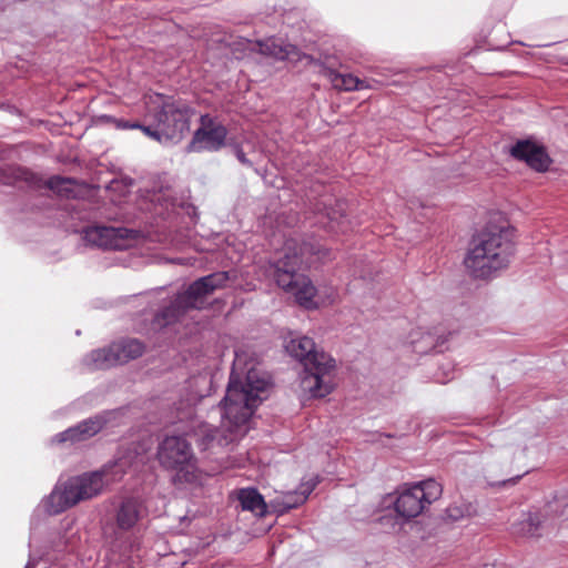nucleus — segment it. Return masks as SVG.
<instances>
[{"mask_svg":"<svg viewBox=\"0 0 568 568\" xmlns=\"http://www.w3.org/2000/svg\"><path fill=\"white\" fill-rule=\"evenodd\" d=\"M510 155L524 161L528 166L538 172H545L550 165V159L545 149L528 140L518 141L510 149Z\"/></svg>","mask_w":568,"mask_h":568,"instance_id":"15","label":"nucleus"},{"mask_svg":"<svg viewBox=\"0 0 568 568\" xmlns=\"http://www.w3.org/2000/svg\"><path fill=\"white\" fill-rule=\"evenodd\" d=\"M245 40L253 50L257 49L261 54L275 60L305 61L306 64H318L321 74L326 77L333 88L338 91H358L367 88L364 81L357 77L336 71V67H341L342 63L334 54H323L315 60L312 55L301 54L296 47L286 43L284 38H261L254 42L248 38Z\"/></svg>","mask_w":568,"mask_h":568,"instance_id":"6","label":"nucleus"},{"mask_svg":"<svg viewBox=\"0 0 568 568\" xmlns=\"http://www.w3.org/2000/svg\"><path fill=\"white\" fill-rule=\"evenodd\" d=\"M442 485L432 478L404 485L394 501L395 511L402 519L408 521L419 516L427 506L442 496Z\"/></svg>","mask_w":568,"mask_h":568,"instance_id":"10","label":"nucleus"},{"mask_svg":"<svg viewBox=\"0 0 568 568\" xmlns=\"http://www.w3.org/2000/svg\"><path fill=\"white\" fill-rule=\"evenodd\" d=\"M144 516L142 504L135 498L123 499L114 511V521L118 531H132Z\"/></svg>","mask_w":568,"mask_h":568,"instance_id":"16","label":"nucleus"},{"mask_svg":"<svg viewBox=\"0 0 568 568\" xmlns=\"http://www.w3.org/2000/svg\"><path fill=\"white\" fill-rule=\"evenodd\" d=\"M114 416L113 412H104L102 414H98L93 417H90L81 423H79L74 427H70L67 430L59 433L54 440L58 443L64 442H79L88 439L95 434H98Z\"/></svg>","mask_w":568,"mask_h":568,"instance_id":"14","label":"nucleus"},{"mask_svg":"<svg viewBox=\"0 0 568 568\" xmlns=\"http://www.w3.org/2000/svg\"><path fill=\"white\" fill-rule=\"evenodd\" d=\"M109 469L84 473L70 477L62 484L55 485L53 490L42 503L49 515H59L81 501L99 496L106 484Z\"/></svg>","mask_w":568,"mask_h":568,"instance_id":"7","label":"nucleus"},{"mask_svg":"<svg viewBox=\"0 0 568 568\" xmlns=\"http://www.w3.org/2000/svg\"><path fill=\"white\" fill-rule=\"evenodd\" d=\"M229 280V272H215L194 281L156 315L158 324L169 325L176 321L186 310L201 308L204 304V298L216 290L224 288Z\"/></svg>","mask_w":568,"mask_h":568,"instance_id":"8","label":"nucleus"},{"mask_svg":"<svg viewBox=\"0 0 568 568\" xmlns=\"http://www.w3.org/2000/svg\"><path fill=\"white\" fill-rule=\"evenodd\" d=\"M144 345L138 339H124L108 347L92 351L84 365L90 369H106L135 359L143 354Z\"/></svg>","mask_w":568,"mask_h":568,"instance_id":"11","label":"nucleus"},{"mask_svg":"<svg viewBox=\"0 0 568 568\" xmlns=\"http://www.w3.org/2000/svg\"><path fill=\"white\" fill-rule=\"evenodd\" d=\"M126 464V462L124 459H120L118 460L112 467H111V473L113 475H118L119 473H121V475L124 474L123 471V466Z\"/></svg>","mask_w":568,"mask_h":568,"instance_id":"24","label":"nucleus"},{"mask_svg":"<svg viewBox=\"0 0 568 568\" xmlns=\"http://www.w3.org/2000/svg\"><path fill=\"white\" fill-rule=\"evenodd\" d=\"M520 477H521V476H516V477H514V478H510V479L504 480V481L501 483V485H504V486H505V485H507V484H511V485H514V484H516V483H517V480H518Z\"/></svg>","mask_w":568,"mask_h":568,"instance_id":"27","label":"nucleus"},{"mask_svg":"<svg viewBox=\"0 0 568 568\" xmlns=\"http://www.w3.org/2000/svg\"><path fill=\"white\" fill-rule=\"evenodd\" d=\"M30 173L21 168L8 166L0 171V181L4 184H12L17 180L29 181Z\"/></svg>","mask_w":568,"mask_h":568,"instance_id":"21","label":"nucleus"},{"mask_svg":"<svg viewBox=\"0 0 568 568\" xmlns=\"http://www.w3.org/2000/svg\"><path fill=\"white\" fill-rule=\"evenodd\" d=\"M520 530L528 536H535L539 526V518L536 515H528V517L520 523Z\"/></svg>","mask_w":568,"mask_h":568,"instance_id":"22","label":"nucleus"},{"mask_svg":"<svg viewBox=\"0 0 568 568\" xmlns=\"http://www.w3.org/2000/svg\"><path fill=\"white\" fill-rule=\"evenodd\" d=\"M427 338L429 339L428 345H429V347H430V348H432V347H435V346L437 345L438 341H436V342H435V338L433 337V335H432V334H429V333H428V334H427Z\"/></svg>","mask_w":568,"mask_h":568,"instance_id":"26","label":"nucleus"},{"mask_svg":"<svg viewBox=\"0 0 568 568\" xmlns=\"http://www.w3.org/2000/svg\"><path fill=\"white\" fill-rule=\"evenodd\" d=\"M126 235L128 230L122 227L90 226L83 231V240L89 245L104 250H124Z\"/></svg>","mask_w":568,"mask_h":568,"instance_id":"13","label":"nucleus"},{"mask_svg":"<svg viewBox=\"0 0 568 568\" xmlns=\"http://www.w3.org/2000/svg\"><path fill=\"white\" fill-rule=\"evenodd\" d=\"M156 456L160 465L174 470V481L195 483L199 480L196 458L190 443L182 436H166L158 447Z\"/></svg>","mask_w":568,"mask_h":568,"instance_id":"9","label":"nucleus"},{"mask_svg":"<svg viewBox=\"0 0 568 568\" xmlns=\"http://www.w3.org/2000/svg\"><path fill=\"white\" fill-rule=\"evenodd\" d=\"M331 252L315 241L298 242L296 239H288L284 243L278 257L272 262L273 276L280 287L292 294L296 303L306 308L318 307L315 301L316 287L311 278L296 271L302 266H311L314 262H324Z\"/></svg>","mask_w":568,"mask_h":568,"instance_id":"2","label":"nucleus"},{"mask_svg":"<svg viewBox=\"0 0 568 568\" xmlns=\"http://www.w3.org/2000/svg\"><path fill=\"white\" fill-rule=\"evenodd\" d=\"M45 185L62 197L73 199L79 195V184L73 179L55 175L51 176Z\"/></svg>","mask_w":568,"mask_h":568,"instance_id":"20","label":"nucleus"},{"mask_svg":"<svg viewBox=\"0 0 568 568\" xmlns=\"http://www.w3.org/2000/svg\"><path fill=\"white\" fill-rule=\"evenodd\" d=\"M145 105V116L152 123H140L138 129L149 138L160 143H178L190 131V120L194 110L185 101L151 93L146 97Z\"/></svg>","mask_w":568,"mask_h":568,"instance_id":"5","label":"nucleus"},{"mask_svg":"<svg viewBox=\"0 0 568 568\" xmlns=\"http://www.w3.org/2000/svg\"><path fill=\"white\" fill-rule=\"evenodd\" d=\"M346 202L336 200L333 205H325L321 221L324 227L334 233H347L353 230L351 220L346 215Z\"/></svg>","mask_w":568,"mask_h":568,"instance_id":"18","label":"nucleus"},{"mask_svg":"<svg viewBox=\"0 0 568 568\" xmlns=\"http://www.w3.org/2000/svg\"><path fill=\"white\" fill-rule=\"evenodd\" d=\"M237 498L243 510L252 511L257 516L266 514V504L257 489L243 488L239 491Z\"/></svg>","mask_w":568,"mask_h":568,"instance_id":"19","label":"nucleus"},{"mask_svg":"<svg viewBox=\"0 0 568 568\" xmlns=\"http://www.w3.org/2000/svg\"><path fill=\"white\" fill-rule=\"evenodd\" d=\"M112 122L118 129L126 130V129H138L140 128L139 122H130L122 119H112Z\"/></svg>","mask_w":568,"mask_h":568,"instance_id":"23","label":"nucleus"},{"mask_svg":"<svg viewBox=\"0 0 568 568\" xmlns=\"http://www.w3.org/2000/svg\"><path fill=\"white\" fill-rule=\"evenodd\" d=\"M317 485V480L311 479L306 483H302L297 490L287 491L285 494L276 496L271 505L277 514H285L293 508L303 505L308 498L310 494L314 490Z\"/></svg>","mask_w":568,"mask_h":568,"instance_id":"17","label":"nucleus"},{"mask_svg":"<svg viewBox=\"0 0 568 568\" xmlns=\"http://www.w3.org/2000/svg\"><path fill=\"white\" fill-rule=\"evenodd\" d=\"M202 128L193 135L191 148L194 151H219L225 144L227 135L226 128L216 123L210 115H201Z\"/></svg>","mask_w":568,"mask_h":568,"instance_id":"12","label":"nucleus"},{"mask_svg":"<svg viewBox=\"0 0 568 568\" xmlns=\"http://www.w3.org/2000/svg\"><path fill=\"white\" fill-rule=\"evenodd\" d=\"M287 354L304 366L300 386L310 398H323L334 389L335 359L318 351L308 336L291 335L285 342Z\"/></svg>","mask_w":568,"mask_h":568,"instance_id":"3","label":"nucleus"},{"mask_svg":"<svg viewBox=\"0 0 568 568\" xmlns=\"http://www.w3.org/2000/svg\"><path fill=\"white\" fill-rule=\"evenodd\" d=\"M268 384V379L254 366L246 368L244 353L235 352L226 394L220 403L221 425L213 427L202 423L195 432L201 449H207L215 443L226 446L244 436L247 422L263 400L262 394Z\"/></svg>","mask_w":568,"mask_h":568,"instance_id":"1","label":"nucleus"},{"mask_svg":"<svg viewBox=\"0 0 568 568\" xmlns=\"http://www.w3.org/2000/svg\"><path fill=\"white\" fill-rule=\"evenodd\" d=\"M514 229L494 227L474 237L464 260L475 278H488L506 268L515 254Z\"/></svg>","mask_w":568,"mask_h":568,"instance_id":"4","label":"nucleus"},{"mask_svg":"<svg viewBox=\"0 0 568 568\" xmlns=\"http://www.w3.org/2000/svg\"><path fill=\"white\" fill-rule=\"evenodd\" d=\"M235 154H236V158L237 160L244 164V165H248L251 166L252 163L251 161L246 158L245 153L243 152V150L241 148H237L236 151H235Z\"/></svg>","mask_w":568,"mask_h":568,"instance_id":"25","label":"nucleus"}]
</instances>
